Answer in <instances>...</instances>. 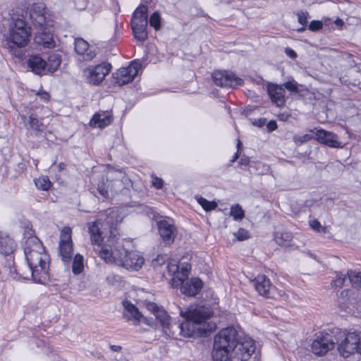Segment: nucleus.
<instances>
[{"label": "nucleus", "instance_id": "1", "mask_svg": "<svg viewBox=\"0 0 361 361\" xmlns=\"http://www.w3.org/2000/svg\"><path fill=\"white\" fill-rule=\"evenodd\" d=\"M255 349L254 340L241 338L234 328L228 327L215 336L212 357L213 361H247Z\"/></svg>", "mask_w": 361, "mask_h": 361}, {"label": "nucleus", "instance_id": "2", "mask_svg": "<svg viewBox=\"0 0 361 361\" xmlns=\"http://www.w3.org/2000/svg\"><path fill=\"white\" fill-rule=\"evenodd\" d=\"M89 233L94 251L106 263L114 264L130 270L140 269L144 262V258L136 252H128L122 243L117 242L114 249L109 250L107 247H100L102 237L97 226L94 224L89 228Z\"/></svg>", "mask_w": 361, "mask_h": 361}, {"label": "nucleus", "instance_id": "3", "mask_svg": "<svg viewBox=\"0 0 361 361\" xmlns=\"http://www.w3.org/2000/svg\"><path fill=\"white\" fill-rule=\"evenodd\" d=\"M24 253L27 260V274H20L24 279L32 277L35 282L44 283L49 279V256L42 242L35 236L27 238Z\"/></svg>", "mask_w": 361, "mask_h": 361}, {"label": "nucleus", "instance_id": "4", "mask_svg": "<svg viewBox=\"0 0 361 361\" xmlns=\"http://www.w3.org/2000/svg\"><path fill=\"white\" fill-rule=\"evenodd\" d=\"M180 314L185 318V321L180 324H174V326L179 330L180 334L184 337L203 336L215 329L213 323L207 322V319L211 316V312L203 307L190 308L185 312L180 311Z\"/></svg>", "mask_w": 361, "mask_h": 361}, {"label": "nucleus", "instance_id": "5", "mask_svg": "<svg viewBox=\"0 0 361 361\" xmlns=\"http://www.w3.org/2000/svg\"><path fill=\"white\" fill-rule=\"evenodd\" d=\"M191 269L188 263L177 264L175 260L167 262L166 269L168 274L171 276L170 283L173 288L180 287L183 294L188 296L196 295L202 289V281L197 279L187 280Z\"/></svg>", "mask_w": 361, "mask_h": 361}, {"label": "nucleus", "instance_id": "6", "mask_svg": "<svg viewBox=\"0 0 361 361\" xmlns=\"http://www.w3.org/2000/svg\"><path fill=\"white\" fill-rule=\"evenodd\" d=\"M31 36V29L27 23L18 18L10 25L9 37L7 42L8 49L11 54L20 57L21 51L17 48H23L27 45Z\"/></svg>", "mask_w": 361, "mask_h": 361}, {"label": "nucleus", "instance_id": "7", "mask_svg": "<svg viewBox=\"0 0 361 361\" xmlns=\"http://www.w3.org/2000/svg\"><path fill=\"white\" fill-rule=\"evenodd\" d=\"M338 343V350L343 357H348L355 353H359L361 332L353 331L345 333L340 331L338 338H336Z\"/></svg>", "mask_w": 361, "mask_h": 361}, {"label": "nucleus", "instance_id": "8", "mask_svg": "<svg viewBox=\"0 0 361 361\" xmlns=\"http://www.w3.org/2000/svg\"><path fill=\"white\" fill-rule=\"evenodd\" d=\"M147 6L140 5L134 11L132 17L131 26L134 37L140 42L147 39L146 28L148 23Z\"/></svg>", "mask_w": 361, "mask_h": 361}, {"label": "nucleus", "instance_id": "9", "mask_svg": "<svg viewBox=\"0 0 361 361\" xmlns=\"http://www.w3.org/2000/svg\"><path fill=\"white\" fill-rule=\"evenodd\" d=\"M111 65L109 63H102L97 66H90L83 71V76L87 82L98 85L110 73Z\"/></svg>", "mask_w": 361, "mask_h": 361}, {"label": "nucleus", "instance_id": "10", "mask_svg": "<svg viewBox=\"0 0 361 361\" xmlns=\"http://www.w3.org/2000/svg\"><path fill=\"white\" fill-rule=\"evenodd\" d=\"M141 66L140 62L133 61L128 67L118 69L113 75L114 84L121 86L133 81Z\"/></svg>", "mask_w": 361, "mask_h": 361}, {"label": "nucleus", "instance_id": "11", "mask_svg": "<svg viewBox=\"0 0 361 361\" xmlns=\"http://www.w3.org/2000/svg\"><path fill=\"white\" fill-rule=\"evenodd\" d=\"M251 283L256 291L262 296L276 298L277 295H281L265 275H258L251 281Z\"/></svg>", "mask_w": 361, "mask_h": 361}, {"label": "nucleus", "instance_id": "12", "mask_svg": "<svg viewBox=\"0 0 361 361\" xmlns=\"http://www.w3.org/2000/svg\"><path fill=\"white\" fill-rule=\"evenodd\" d=\"M214 84L222 87H234L243 84V80L228 71H216L212 73Z\"/></svg>", "mask_w": 361, "mask_h": 361}, {"label": "nucleus", "instance_id": "13", "mask_svg": "<svg viewBox=\"0 0 361 361\" xmlns=\"http://www.w3.org/2000/svg\"><path fill=\"white\" fill-rule=\"evenodd\" d=\"M335 346V341L329 334L317 336L312 343L311 349L317 355H324Z\"/></svg>", "mask_w": 361, "mask_h": 361}, {"label": "nucleus", "instance_id": "14", "mask_svg": "<svg viewBox=\"0 0 361 361\" xmlns=\"http://www.w3.org/2000/svg\"><path fill=\"white\" fill-rule=\"evenodd\" d=\"M73 243L71 230L67 228L62 230L59 242V253L63 262H70L73 255Z\"/></svg>", "mask_w": 361, "mask_h": 361}, {"label": "nucleus", "instance_id": "15", "mask_svg": "<svg viewBox=\"0 0 361 361\" xmlns=\"http://www.w3.org/2000/svg\"><path fill=\"white\" fill-rule=\"evenodd\" d=\"M159 233L166 245H171L176 236V228L173 223L168 220L157 222Z\"/></svg>", "mask_w": 361, "mask_h": 361}, {"label": "nucleus", "instance_id": "16", "mask_svg": "<svg viewBox=\"0 0 361 361\" xmlns=\"http://www.w3.org/2000/svg\"><path fill=\"white\" fill-rule=\"evenodd\" d=\"M123 305L124 307L123 315L128 321H132L134 325H137L141 322L147 323V318L130 301H123Z\"/></svg>", "mask_w": 361, "mask_h": 361}, {"label": "nucleus", "instance_id": "17", "mask_svg": "<svg viewBox=\"0 0 361 361\" xmlns=\"http://www.w3.org/2000/svg\"><path fill=\"white\" fill-rule=\"evenodd\" d=\"M75 51L82 56L84 61H90L97 55L95 49L90 47L89 44L82 38L75 39Z\"/></svg>", "mask_w": 361, "mask_h": 361}, {"label": "nucleus", "instance_id": "18", "mask_svg": "<svg viewBox=\"0 0 361 361\" xmlns=\"http://www.w3.org/2000/svg\"><path fill=\"white\" fill-rule=\"evenodd\" d=\"M268 93L270 96L271 102L276 104L277 106H283L285 99L286 91L282 86H279L275 84L268 85Z\"/></svg>", "mask_w": 361, "mask_h": 361}, {"label": "nucleus", "instance_id": "19", "mask_svg": "<svg viewBox=\"0 0 361 361\" xmlns=\"http://www.w3.org/2000/svg\"><path fill=\"white\" fill-rule=\"evenodd\" d=\"M316 137L319 142L331 147L338 148L341 147V142L337 140V135L324 130H317Z\"/></svg>", "mask_w": 361, "mask_h": 361}, {"label": "nucleus", "instance_id": "20", "mask_svg": "<svg viewBox=\"0 0 361 361\" xmlns=\"http://www.w3.org/2000/svg\"><path fill=\"white\" fill-rule=\"evenodd\" d=\"M16 248L14 240L4 233L0 232V254L11 257Z\"/></svg>", "mask_w": 361, "mask_h": 361}, {"label": "nucleus", "instance_id": "21", "mask_svg": "<svg viewBox=\"0 0 361 361\" xmlns=\"http://www.w3.org/2000/svg\"><path fill=\"white\" fill-rule=\"evenodd\" d=\"M27 64L35 74H41L46 71V61L39 55H30L27 60Z\"/></svg>", "mask_w": 361, "mask_h": 361}, {"label": "nucleus", "instance_id": "22", "mask_svg": "<svg viewBox=\"0 0 361 361\" xmlns=\"http://www.w3.org/2000/svg\"><path fill=\"white\" fill-rule=\"evenodd\" d=\"M112 121L111 115L104 111L96 113L90 121V126L92 127L104 128L109 126Z\"/></svg>", "mask_w": 361, "mask_h": 361}, {"label": "nucleus", "instance_id": "23", "mask_svg": "<svg viewBox=\"0 0 361 361\" xmlns=\"http://www.w3.org/2000/svg\"><path fill=\"white\" fill-rule=\"evenodd\" d=\"M35 41L37 44L42 45L44 48H52L55 44L49 29L45 31H39L35 37Z\"/></svg>", "mask_w": 361, "mask_h": 361}, {"label": "nucleus", "instance_id": "24", "mask_svg": "<svg viewBox=\"0 0 361 361\" xmlns=\"http://www.w3.org/2000/svg\"><path fill=\"white\" fill-rule=\"evenodd\" d=\"M116 183H119V181L109 180L103 177L98 183L97 191L104 199H107L109 196V191L113 192L114 190V186Z\"/></svg>", "mask_w": 361, "mask_h": 361}, {"label": "nucleus", "instance_id": "25", "mask_svg": "<svg viewBox=\"0 0 361 361\" xmlns=\"http://www.w3.org/2000/svg\"><path fill=\"white\" fill-rule=\"evenodd\" d=\"M293 236L291 233L283 231L276 232L274 235V240L280 246L288 247L290 245Z\"/></svg>", "mask_w": 361, "mask_h": 361}, {"label": "nucleus", "instance_id": "26", "mask_svg": "<svg viewBox=\"0 0 361 361\" xmlns=\"http://www.w3.org/2000/svg\"><path fill=\"white\" fill-rule=\"evenodd\" d=\"M30 18L34 26L38 28L39 31H45L49 29V22L47 20L46 16L34 15L30 16Z\"/></svg>", "mask_w": 361, "mask_h": 361}, {"label": "nucleus", "instance_id": "27", "mask_svg": "<svg viewBox=\"0 0 361 361\" xmlns=\"http://www.w3.org/2000/svg\"><path fill=\"white\" fill-rule=\"evenodd\" d=\"M61 64V57L58 54H51L46 61V70L50 73L54 72Z\"/></svg>", "mask_w": 361, "mask_h": 361}, {"label": "nucleus", "instance_id": "28", "mask_svg": "<svg viewBox=\"0 0 361 361\" xmlns=\"http://www.w3.org/2000/svg\"><path fill=\"white\" fill-rule=\"evenodd\" d=\"M155 316L160 321L164 329L170 330L171 328L173 329L175 327L174 324L171 325L170 322V317L164 309L160 308L159 310H158V312L156 313Z\"/></svg>", "mask_w": 361, "mask_h": 361}, {"label": "nucleus", "instance_id": "29", "mask_svg": "<svg viewBox=\"0 0 361 361\" xmlns=\"http://www.w3.org/2000/svg\"><path fill=\"white\" fill-rule=\"evenodd\" d=\"M29 125L30 127L36 132L37 135L38 133H42L44 129V126L42 123L39 121L37 116L33 114L29 116Z\"/></svg>", "mask_w": 361, "mask_h": 361}, {"label": "nucleus", "instance_id": "30", "mask_svg": "<svg viewBox=\"0 0 361 361\" xmlns=\"http://www.w3.org/2000/svg\"><path fill=\"white\" fill-rule=\"evenodd\" d=\"M348 278L353 286L361 287V272L349 270L347 273Z\"/></svg>", "mask_w": 361, "mask_h": 361}, {"label": "nucleus", "instance_id": "31", "mask_svg": "<svg viewBox=\"0 0 361 361\" xmlns=\"http://www.w3.org/2000/svg\"><path fill=\"white\" fill-rule=\"evenodd\" d=\"M83 268V257L80 254L75 255L73 262V272L75 274H79L82 271Z\"/></svg>", "mask_w": 361, "mask_h": 361}, {"label": "nucleus", "instance_id": "32", "mask_svg": "<svg viewBox=\"0 0 361 361\" xmlns=\"http://www.w3.org/2000/svg\"><path fill=\"white\" fill-rule=\"evenodd\" d=\"M230 215L237 221L242 220L245 216L244 211L242 207L238 204L231 206Z\"/></svg>", "mask_w": 361, "mask_h": 361}, {"label": "nucleus", "instance_id": "33", "mask_svg": "<svg viewBox=\"0 0 361 361\" xmlns=\"http://www.w3.org/2000/svg\"><path fill=\"white\" fill-rule=\"evenodd\" d=\"M47 9L44 3L39 2L33 4L32 11L30 12V16H46Z\"/></svg>", "mask_w": 361, "mask_h": 361}, {"label": "nucleus", "instance_id": "34", "mask_svg": "<svg viewBox=\"0 0 361 361\" xmlns=\"http://www.w3.org/2000/svg\"><path fill=\"white\" fill-rule=\"evenodd\" d=\"M95 224L97 226H98V224H97V221H95V222H92V223H90V224H89L88 228H90V226L91 225H92V224ZM97 227H99V226H97ZM99 228V231H100L99 228ZM99 233H100V235H101L102 239H103V237L102 236V233H101V232H99ZM114 238H116V235H114V238H110L109 239H108V240H107V243H106L105 245H102V242H101V243H100V247H107L109 250H111V248H112V249H114V247H115V245H116L117 242H118V243H119L118 239H116V240H115V239H114ZM102 241H103V240H102ZM120 243H121L120 242Z\"/></svg>", "mask_w": 361, "mask_h": 361}, {"label": "nucleus", "instance_id": "35", "mask_svg": "<svg viewBox=\"0 0 361 361\" xmlns=\"http://www.w3.org/2000/svg\"><path fill=\"white\" fill-rule=\"evenodd\" d=\"M35 185L37 188L47 190L51 187V182L47 177H40L35 180Z\"/></svg>", "mask_w": 361, "mask_h": 361}, {"label": "nucleus", "instance_id": "36", "mask_svg": "<svg viewBox=\"0 0 361 361\" xmlns=\"http://www.w3.org/2000/svg\"><path fill=\"white\" fill-rule=\"evenodd\" d=\"M149 25L156 30L161 28V16L158 12L153 13L149 18Z\"/></svg>", "mask_w": 361, "mask_h": 361}, {"label": "nucleus", "instance_id": "37", "mask_svg": "<svg viewBox=\"0 0 361 361\" xmlns=\"http://www.w3.org/2000/svg\"><path fill=\"white\" fill-rule=\"evenodd\" d=\"M197 202L206 211H211L217 207V204L215 202L208 201L203 197H199Z\"/></svg>", "mask_w": 361, "mask_h": 361}, {"label": "nucleus", "instance_id": "38", "mask_svg": "<svg viewBox=\"0 0 361 361\" xmlns=\"http://www.w3.org/2000/svg\"><path fill=\"white\" fill-rule=\"evenodd\" d=\"M313 136L311 134H305L303 135H295L293 141L297 145H302L312 140Z\"/></svg>", "mask_w": 361, "mask_h": 361}, {"label": "nucleus", "instance_id": "39", "mask_svg": "<svg viewBox=\"0 0 361 361\" xmlns=\"http://www.w3.org/2000/svg\"><path fill=\"white\" fill-rule=\"evenodd\" d=\"M346 280V275L338 274L335 280L331 282V285L336 288H341Z\"/></svg>", "mask_w": 361, "mask_h": 361}, {"label": "nucleus", "instance_id": "40", "mask_svg": "<svg viewBox=\"0 0 361 361\" xmlns=\"http://www.w3.org/2000/svg\"><path fill=\"white\" fill-rule=\"evenodd\" d=\"M310 227L317 232L324 233L326 228L322 226L320 222L316 219L310 221Z\"/></svg>", "mask_w": 361, "mask_h": 361}, {"label": "nucleus", "instance_id": "41", "mask_svg": "<svg viewBox=\"0 0 361 361\" xmlns=\"http://www.w3.org/2000/svg\"><path fill=\"white\" fill-rule=\"evenodd\" d=\"M234 235L238 240H244L249 238V232L244 228H239Z\"/></svg>", "mask_w": 361, "mask_h": 361}, {"label": "nucleus", "instance_id": "42", "mask_svg": "<svg viewBox=\"0 0 361 361\" xmlns=\"http://www.w3.org/2000/svg\"><path fill=\"white\" fill-rule=\"evenodd\" d=\"M166 261V255H158L155 259L152 261V264L154 268H157L165 264Z\"/></svg>", "mask_w": 361, "mask_h": 361}, {"label": "nucleus", "instance_id": "43", "mask_svg": "<svg viewBox=\"0 0 361 361\" xmlns=\"http://www.w3.org/2000/svg\"><path fill=\"white\" fill-rule=\"evenodd\" d=\"M285 87L293 92H298V87L297 82L295 81H288L284 84Z\"/></svg>", "mask_w": 361, "mask_h": 361}, {"label": "nucleus", "instance_id": "44", "mask_svg": "<svg viewBox=\"0 0 361 361\" xmlns=\"http://www.w3.org/2000/svg\"><path fill=\"white\" fill-rule=\"evenodd\" d=\"M323 24L319 20H312L310 22L308 28L312 31H317L322 28Z\"/></svg>", "mask_w": 361, "mask_h": 361}, {"label": "nucleus", "instance_id": "45", "mask_svg": "<svg viewBox=\"0 0 361 361\" xmlns=\"http://www.w3.org/2000/svg\"><path fill=\"white\" fill-rule=\"evenodd\" d=\"M298 18L301 25H305L307 23L308 13L307 12L298 13Z\"/></svg>", "mask_w": 361, "mask_h": 361}, {"label": "nucleus", "instance_id": "46", "mask_svg": "<svg viewBox=\"0 0 361 361\" xmlns=\"http://www.w3.org/2000/svg\"><path fill=\"white\" fill-rule=\"evenodd\" d=\"M152 185L157 189L162 188L164 185V180L158 177H154L152 179Z\"/></svg>", "mask_w": 361, "mask_h": 361}, {"label": "nucleus", "instance_id": "47", "mask_svg": "<svg viewBox=\"0 0 361 361\" xmlns=\"http://www.w3.org/2000/svg\"><path fill=\"white\" fill-rule=\"evenodd\" d=\"M147 309L152 312L154 315L161 307H158L154 302H148L146 305Z\"/></svg>", "mask_w": 361, "mask_h": 361}, {"label": "nucleus", "instance_id": "48", "mask_svg": "<svg viewBox=\"0 0 361 361\" xmlns=\"http://www.w3.org/2000/svg\"><path fill=\"white\" fill-rule=\"evenodd\" d=\"M106 280L109 283L114 284L115 282L120 281V276L114 274L109 275L106 277Z\"/></svg>", "mask_w": 361, "mask_h": 361}, {"label": "nucleus", "instance_id": "49", "mask_svg": "<svg viewBox=\"0 0 361 361\" xmlns=\"http://www.w3.org/2000/svg\"><path fill=\"white\" fill-rule=\"evenodd\" d=\"M284 51L286 54L292 59H294L297 57L296 52L289 47L286 48Z\"/></svg>", "mask_w": 361, "mask_h": 361}, {"label": "nucleus", "instance_id": "50", "mask_svg": "<svg viewBox=\"0 0 361 361\" xmlns=\"http://www.w3.org/2000/svg\"><path fill=\"white\" fill-rule=\"evenodd\" d=\"M250 162V158L247 157L243 156L241 157V159L239 161V165L240 166H247V165H249Z\"/></svg>", "mask_w": 361, "mask_h": 361}, {"label": "nucleus", "instance_id": "51", "mask_svg": "<svg viewBox=\"0 0 361 361\" xmlns=\"http://www.w3.org/2000/svg\"><path fill=\"white\" fill-rule=\"evenodd\" d=\"M267 127L269 131H273L277 128V124L274 121H270L267 124Z\"/></svg>", "mask_w": 361, "mask_h": 361}, {"label": "nucleus", "instance_id": "52", "mask_svg": "<svg viewBox=\"0 0 361 361\" xmlns=\"http://www.w3.org/2000/svg\"><path fill=\"white\" fill-rule=\"evenodd\" d=\"M25 271L24 270H22L21 272H16V276H13L14 279H17V276H18V279H24L22 276H20V274H25V275H27V267L25 268Z\"/></svg>", "mask_w": 361, "mask_h": 361}, {"label": "nucleus", "instance_id": "53", "mask_svg": "<svg viewBox=\"0 0 361 361\" xmlns=\"http://www.w3.org/2000/svg\"><path fill=\"white\" fill-rule=\"evenodd\" d=\"M266 119L265 118H260L257 121H256L255 124L259 127L263 126L266 123Z\"/></svg>", "mask_w": 361, "mask_h": 361}, {"label": "nucleus", "instance_id": "54", "mask_svg": "<svg viewBox=\"0 0 361 361\" xmlns=\"http://www.w3.org/2000/svg\"><path fill=\"white\" fill-rule=\"evenodd\" d=\"M110 348L115 352H118L121 350V347L119 345H111Z\"/></svg>", "mask_w": 361, "mask_h": 361}, {"label": "nucleus", "instance_id": "55", "mask_svg": "<svg viewBox=\"0 0 361 361\" xmlns=\"http://www.w3.org/2000/svg\"><path fill=\"white\" fill-rule=\"evenodd\" d=\"M240 154V152H236V153L234 154L232 159L231 160V163L235 162L239 158Z\"/></svg>", "mask_w": 361, "mask_h": 361}, {"label": "nucleus", "instance_id": "56", "mask_svg": "<svg viewBox=\"0 0 361 361\" xmlns=\"http://www.w3.org/2000/svg\"><path fill=\"white\" fill-rule=\"evenodd\" d=\"M335 24L338 26H341L343 25V22L341 19L338 18L335 20Z\"/></svg>", "mask_w": 361, "mask_h": 361}, {"label": "nucleus", "instance_id": "57", "mask_svg": "<svg viewBox=\"0 0 361 361\" xmlns=\"http://www.w3.org/2000/svg\"><path fill=\"white\" fill-rule=\"evenodd\" d=\"M241 147H242V143L240 140H238L237 152H240Z\"/></svg>", "mask_w": 361, "mask_h": 361}, {"label": "nucleus", "instance_id": "58", "mask_svg": "<svg viewBox=\"0 0 361 361\" xmlns=\"http://www.w3.org/2000/svg\"><path fill=\"white\" fill-rule=\"evenodd\" d=\"M349 293V290H343L342 292H341V296L342 297H346L348 295Z\"/></svg>", "mask_w": 361, "mask_h": 361}, {"label": "nucleus", "instance_id": "59", "mask_svg": "<svg viewBox=\"0 0 361 361\" xmlns=\"http://www.w3.org/2000/svg\"><path fill=\"white\" fill-rule=\"evenodd\" d=\"M59 170L62 171L65 168V164L63 163H60L58 166Z\"/></svg>", "mask_w": 361, "mask_h": 361}, {"label": "nucleus", "instance_id": "60", "mask_svg": "<svg viewBox=\"0 0 361 361\" xmlns=\"http://www.w3.org/2000/svg\"><path fill=\"white\" fill-rule=\"evenodd\" d=\"M305 30V27L303 26V27H302L301 28H299V29L298 30V31L300 32L304 31Z\"/></svg>", "mask_w": 361, "mask_h": 361}, {"label": "nucleus", "instance_id": "61", "mask_svg": "<svg viewBox=\"0 0 361 361\" xmlns=\"http://www.w3.org/2000/svg\"><path fill=\"white\" fill-rule=\"evenodd\" d=\"M20 117H21V119L25 122L26 120L25 116L21 115Z\"/></svg>", "mask_w": 361, "mask_h": 361}, {"label": "nucleus", "instance_id": "62", "mask_svg": "<svg viewBox=\"0 0 361 361\" xmlns=\"http://www.w3.org/2000/svg\"><path fill=\"white\" fill-rule=\"evenodd\" d=\"M48 97L49 95L47 93H44L43 95V99H46Z\"/></svg>", "mask_w": 361, "mask_h": 361}, {"label": "nucleus", "instance_id": "63", "mask_svg": "<svg viewBox=\"0 0 361 361\" xmlns=\"http://www.w3.org/2000/svg\"><path fill=\"white\" fill-rule=\"evenodd\" d=\"M358 87H359L360 89H361V82H359Z\"/></svg>", "mask_w": 361, "mask_h": 361}, {"label": "nucleus", "instance_id": "64", "mask_svg": "<svg viewBox=\"0 0 361 361\" xmlns=\"http://www.w3.org/2000/svg\"><path fill=\"white\" fill-rule=\"evenodd\" d=\"M111 214H113L114 212H110L109 215H111Z\"/></svg>", "mask_w": 361, "mask_h": 361}]
</instances>
